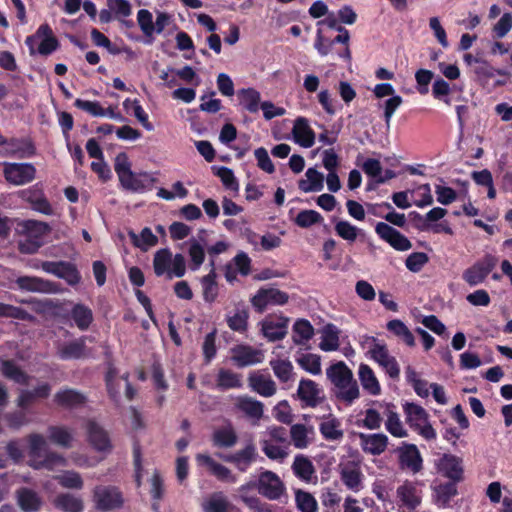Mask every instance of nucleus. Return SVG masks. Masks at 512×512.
<instances>
[{"label":"nucleus","instance_id":"a18cd8bd","mask_svg":"<svg viewBox=\"0 0 512 512\" xmlns=\"http://www.w3.org/2000/svg\"><path fill=\"white\" fill-rule=\"evenodd\" d=\"M296 507L301 512H317L318 503L315 497L302 489L295 491Z\"/></svg>","mask_w":512,"mask_h":512},{"label":"nucleus","instance_id":"423d86ee","mask_svg":"<svg viewBox=\"0 0 512 512\" xmlns=\"http://www.w3.org/2000/svg\"><path fill=\"white\" fill-rule=\"evenodd\" d=\"M497 259L487 254L481 260L475 262L463 272L464 281L470 286L481 284L489 273L495 268Z\"/></svg>","mask_w":512,"mask_h":512},{"label":"nucleus","instance_id":"f3484780","mask_svg":"<svg viewBox=\"0 0 512 512\" xmlns=\"http://www.w3.org/2000/svg\"><path fill=\"white\" fill-rule=\"evenodd\" d=\"M16 284L22 290L54 294L59 291L57 284L35 276H21L16 279Z\"/></svg>","mask_w":512,"mask_h":512},{"label":"nucleus","instance_id":"393cba45","mask_svg":"<svg viewBox=\"0 0 512 512\" xmlns=\"http://www.w3.org/2000/svg\"><path fill=\"white\" fill-rule=\"evenodd\" d=\"M87 433L89 442L98 451H109L111 449L110 439L107 432L95 421H88Z\"/></svg>","mask_w":512,"mask_h":512},{"label":"nucleus","instance_id":"a211bd4d","mask_svg":"<svg viewBox=\"0 0 512 512\" xmlns=\"http://www.w3.org/2000/svg\"><path fill=\"white\" fill-rule=\"evenodd\" d=\"M119 181L126 190H130L132 192H143L153 185L155 179L148 173H134L131 171L128 174L121 176Z\"/></svg>","mask_w":512,"mask_h":512},{"label":"nucleus","instance_id":"c85d7f7f","mask_svg":"<svg viewBox=\"0 0 512 512\" xmlns=\"http://www.w3.org/2000/svg\"><path fill=\"white\" fill-rule=\"evenodd\" d=\"M70 317L76 327L81 331L88 330L94 320L92 310L82 303L73 305L70 311Z\"/></svg>","mask_w":512,"mask_h":512},{"label":"nucleus","instance_id":"0e129e2a","mask_svg":"<svg viewBox=\"0 0 512 512\" xmlns=\"http://www.w3.org/2000/svg\"><path fill=\"white\" fill-rule=\"evenodd\" d=\"M74 105L95 117H105L107 114L106 110L96 101L76 99Z\"/></svg>","mask_w":512,"mask_h":512},{"label":"nucleus","instance_id":"5701e85b","mask_svg":"<svg viewBox=\"0 0 512 512\" xmlns=\"http://www.w3.org/2000/svg\"><path fill=\"white\" fill-rule=\"evenodd\" d=\"M197 460L206 465L210 472L220 481L235 483L237 481V477L232 473V471L226 466L216 462L212 457L205 454H199L197 456Z\"/></svg>","mask_w":512,"mask_h":512},{"label":"nucleus","instance_id":"09e8293b","mask_svg":"<svg viewBox=\"0 0 512 512\" xmlns=\"http://www.w3.org/2000/svg\"><path fill=\"white\" fill-rule=\"evenodd\" d=\"M270 366L281 382H288L293 376V365L287 359L271 360Z\"/></svg>","mask_w":512,"mask_h":512},{"label":"nucleus","instance_id":"412c9836","mask_svg":"<svg viewBox=\"0 0 512 512\" xmlns=\"http://www.w3.org/2000/svg\"><path fill=\"white\" fill-rule=\"evenodd\" d=\"M54 401L61 407L73 409L84 405L87 397L76 389L64 388L56 392Z\"/></svg>","mask_w":512,"mask_h":512},{"label":"nucleus","instance_id":"4be33fe9","mask_svg":"<svg viewBox=\"0 0 512 512\" xmlns=\"http://www.w3.org/2000/svg\"><path fill=\"white\" fill-rule=\"evenodd\" d=\"M257 452L253 444L224 457V460L233 463L240 472L247 471L248 467L255 461Z\"/></svg>","mask_w":512,"mask_h":512},{"label":"nucleus","instance_id":"72a5a7b5","mask_svg":"<svg viewBox=\"0 0 512 512\" xmlns=\"http://www.w3.org/2000/svg\"><path fill=\"white\" fill-rule=\"evenodd\" d=\"M54 505L64 512H82L84 509L82 499L70 493L59 494L54 500Z\"/></svg>","mask_w":512,"mask_h":512},{"label":"nucleus","instance_id":"cd10ccee","mask_svg":"<svg viewBox=\"0 0 512 512\" xmlns=\"http://www.w3.org/2000/svg\"><path fill=\"white\" fill-rule=\"evenodd\" d=\"M235 406L247 417L255 420L261 419L264 413L263 403L249 396H239Z\"/></svg>","mask_w":512,"mask_h":512},{"label":"nucleus","instance_id":"774afa93","mask_svg":"<svg viewBox=\"0 0 512 512\" xmlns=\"http://www.w3.org/2000/svg\"><path fill=\"white\" fill-rule=\"evenodd\" d=\"M257 160V166L268 174L275 172V167L271 161L268 151L264 147H259L254 151Z\"/></svg>","mask_w":512,"mask_h":512},{"label":"nucleus","instance_id":"680f3d73","mask_svg":"<svg viewBox=\"0 0 512 512\" xmlns=\"http://www.w3.org/2000/svg\"><path fill=\"white\" fill-rule=\"evenodd\" d=\"M137 22H138V25H139L142 33L146 37L153 36V34L155 32V28H154V23H153V16L149 10H146V9L139 10L137 13Z\"/></svg>","mask_w":512,"mask_h":512},{"label":"nucleus","instance_id":"49530a36","mask_svg":"<svg viewBox=\"0 0 512 512\" xmlns=\"http://www.w3.org/2000/svg\"><path fill=\"white\" fill-rule=\"evenodd\" d=\"M55 479L62 487L67 489L80 490L84 486V481L81 475L73 470L64 471L57 475Z\"/></svg>","mask_w":512,"mask_h":512},{"label":"nucleus","instance_id":"ddd939ff","mask_svg":"<svg viewBox=\"0 0 512 512\" xmlns=\"http://www.w3.org/2000/svg\"><path fill=\"white\" fill-rule=\"evenodd\" d=\"M438 470L452 482L457 483L463 480V460L456 455L443 454L438 461Z\"/></svg>","mask_w":512,"mask_h":512},{"label":"nucleus","instance_id":"f257e3e1","mask_svg":"<svg viewBox=\"0 0 512 512\" xmlns=\"http://www.w3.org/2000/svg\"><path fill=\"white\" fill-rule=\"evenodd\" d=\"M326 376L332 384L331 392L338 401L350 405L359 398L358 383L352 370L343 361L329 366L326 369Z\"/></svg>","mask_w":512,"mask_h":512},{"label":"nucleus","instance_id":"dca6fc26","mask_svg":"<svg viewBox=\"0 0 512 512\" xmlns=\"http://www.w3.org/2000/svg\"><path fill=\"white\" fill-rule=\"evenodd\" d=\"M289 318L277 317L267 318L262 322V333L270 342L282 340L287 335Z\"/></svg>","mask_w":512,"mask_h":512},{"label":"nucleus","instance_id":"5fc2aeb1","mask_svg":"<svg viewBox=\"0 0 512 512\" xmlns=\"http://www.w3.org/2000/svg\"><path fill=\"white\" fill-rule=\"evenodd\" d=\"M217 386L221 389L239 388L242 386L240 376L230 370L220 369L217 375Z\"/></svg>","mask_w":512,"mask_h":512},{"label":"nucleus","instance_id":"ea45409f","mask_svg":"<svg viewBox=\"0 0 512 512\" xmlns=\"http://www.w3.org/2000/svg\"><path fill=\"white\" fill-rule=\"evenodd\" d=\"M49 439L56 445L70 448L73 441V433L64 426H50L48 428Z\"/></svg>","mask_w":512,"mask_h":512},{"label":"nucleus","instance_id":"6e6552de","mask_svg":"<svg viewBox=\"0 0 512 512\" xmlns=\"http://www.w3.org/2000/svg\"><path fill=\"white\" fill-rule=\"evenodd\" d=\"M86 339V336H81L59 345L56 351L57 357L64 361L88 358L90 351L86 346Z\"/></svg>","mask_w":512,"mask_h":512},{"label":"nucleus","instance_id":"052dcab7","mask_svg":"<svg viewBox=\"0 0 512 512\" xmlns=\"http://www.w3.org/2000/svg\"><path fill=\"white\" fill-rule=\"evenodd\" d=\"M298 363L305 371L313 375L321 373V358L316 354H305L298 359Z\"/></svg>","mask_w":512,"mask_h":512},{"label":"nucleus","instance_id":"39448f33","mask_svg":"<svg viewBox=\"0 0 512 512\" xmlns=\"http://www.w3.org/2000/svg\"><path fill=\"white\" fill-rule=\"evenodd\" d=\"M3 165L4 178L10 184L22 186L35 179L36 168L31 163L5 162Z\"/></svg>","mask_w":512,"mask_h":512},{"label":"nucleus","instance_id":"6e6d98bb","mask_svg":"<svg viewBox=\"0 0 512 512\" xmlns=\"http://www.w3.org/2000/svg\"><path fill=\"white\" fill-rule=\"evenodd\" d=\"M339 427L340 422L335 418H331L322 422L319 429L325 439L334 441L343 437V431Z\"/></svg>","mask_w":512,"mask_h":512},{"label":"nucleus","instance_id":"37998d69","mask_svg":"<svg viewBox=\"0 0 512 512\" xmlns=\"http://www.w3.org/2000/svg\"><path fill=\"white\" fill-rule=\"evenodd\" d=\"M1 372L6 378L11 379L18 384L28 383L29 376L11 360L2 361Z\"/></svg>","mask_w":512,"mask_h":512},{"label":"nucleus","instance_id":"e433bc0d","mask_svg":"<svg viewBox=\"0 0 512 512\" xmlns=\"http://www.w3.org/2000/svg\"><path fill=\"white\" fill-rule=\"evenodd\" d=\"M435 503L440 507H447L451 499L457 495L456 482H447L434 487Z\"/></svg>","mask_w":512,"mask_h":512},{"label":"nucleus","instance_id":"bf43d9fd","mask_svg":"<svg viewBox=\"0 0 512 512\" xmlns=\"http://www.w3.org/2000/svg\"><path fill=\"white\" fill-rule=\"evenodd\" d=\"M189 256L192 262L191 269L197 270L204 262L205 251L203 246L195 239L189 240Z\"/></svg>","mask_w":512,"mask_h":512},{"label":"nucleus","instance_id":"864d4df0","mask_svg":"<svg viewBox=\"0 0 512 512\" xmlns=\"http://www.w3.org/2000/svg\"><path fill=\"white\" fill-rule=\"evenodd\" d=\"M248 318L246 309H237L233 315L227 316V324L231 330L243 333L247 330Z\"/></svg>","mask_w":512,"mask_h":512},{"label":"nucleus","instance_id":"4c0bfd02","mask_svg":"<svg viewBox=\"0 0 512 512\" xmlns=\"http://www.w3.org/2000/svg\"><path fill=\"white\" fill-rule=\"evenodd\" d=\"M294 474L303 481L310 482L315 473L312 462L303 455H297L292 464Z\"/></svg>","mask_w":512,"mask_h":512},{"label":"nucleus","instance_id":"3c124183","mask_svg":"<svg viewBox=\"0 0 512 512\" xmlns=\"http://www.w3.org/2000/svg\"><path fill=\"white\" fill-rule=\"evenodd\" d=\"M260 443L262 451L270 460L283 461L288 456V445L280 446L272 440H261Z\"/></svg>","mask_w":512,"mask_h":512},{"label":"nucleus","instance_id":"c9c22d12","mask_svg":"<svg viewBox=\"0 0 512 512\" xmlns=\"http://www.w3.org/2000/svg\"><path fill=\"white\" fill-rule=\"evenodd\" d=\"M171 263L172 253L168 248H162L156 251L153 258V269L156 276L160 277L166 274V277H168Z\"/></svg>","mask_w":512,"mask_h":512},{"label":"nucleus","instance_id":"0eeeda50","mask_svg":"<svg viewBox=\"0 0 512 512\" xmlns=\"http://www.w3.org/2000/svg\"><path fill=\"white\" fill-rule=\"evenodd\" d=\"M35 154L33 144L24 138L3 137V143L0 144V156L27 158Z\"/></svg>","mask_w":512,"mask_h":512},{"label":"nucleus","instance_id":"9d476101","mask_svg":"<svg viewBox=\"0 0 512 512\" xmlns=\"http://www.w3.org/2000/svg\"><path fill=\"white\" fill-rule=\"evenodd\" d=\"M289 296L276 288L259 289L257 294L252 298V305L259 311L263 312L267 305H283L287 303Z\"/></svg>","mask_w":512,"mask_h":512},{"label":"nucleus","instance_id":"473e14b6","mask_svg":"<svg viewBox=\"0 0 512 512\" xmlns=\"http://www.w3.org/2000/svg\"><path fill=\"white\" fill-rule=\"evenodd\" d=\"M213 444L220 448H231L238 440L236 431L231 425L217 429L213 433Z\"/></svg>","mask_w":512,"mask_h":512},{"label":"nucleus","instance_id":"9b49d317","mask_svg":"<svg viewBox=\"0 0 512 512\" xmlns=\"http://www.w3.org/2000/svg\"><path fill=\"white\" fill-rule=\"evenodd\" d=\"M369 353L371 357L385 369L388 375L396 379L400 375V369L396 359L391 356L385 345L380 343H374L370 348Z\"/></svg>","mask_w":512,"mask_h":512},{"label":"nucleus","instance_id":"7c9ffc66","mask_svg":"<svg viewBox=\"0 0 512 512\" xmlns=\"http://www.w3.org/2000/svg\"><path fill=\"white\" fill-rule=\"evenodd\" d=\"M50 392L51 386L48 383L39 385L33 390H21L17 398V405L21 408H26L37 398H47Z\"/></svg>","mask_w":512,"mask_h":512},{"label":"nucleus","instance_id":"338daca9","mask_svg":"<svg viewBox=\"0 0 512 512\" xmlns=\"http://www.w3.org/2000/svg\"><path fill=\"white\" fill-rule=\"evenodd\" d=\"M429 261V257L424 252H414L410 254L405 265L407 269L413 273L420 272L423 266Z\"/></svg>","mask_w":512,"mask_h":512},{"label":"nucleus","instance_id":"c756f323","mask_svg":"<svg viewBox=\"0 0 512 512\" xmlns=\"http://www.w3.org/2000/svg\"><path fill=\"white\" fill-rule=\"evenodd\" d=\"M397 496L408 510H414L421 503L416 486L412 482H405L397 488Z\"/></svg>","mask_w":512,"mask_h":512},{"label":"nucleus","instance_id":"a19ab883","mask_svg":"<svg viewBox=\"0 0 512 512\" xmlns=\"http://www.w3.org/2000/svg\"><path fill=\"white\" fill-rule=\"evenodd\" d=\"M293 342L302 345L314 335V328L308 320L299 319L293 325Z\"/></svg>","mask_w":512,"mask_h":512},{"label":"nucleus","instance_id":"13d9d810","mask_svg":"<svg viewBox=\"0 0 512 512\" xmlns=\"http://www.w3.org/2000/svg\"><path fill=\"white\" fill-rule=\"evenodd\" d=\"M323 220L321 214L315 210H302L295 218V223L301 228H309Z\"/></svg>","mask_w":512,"mask_h":512},{"label":"nucleus","instance_id":"c03bdc74","mask_svg":"<svg viewBox=\"0 0 512 512\" xmlns=\"http://www.w3.org/2000/svg\"><path fill=\"white\" fill-rule=\"evenodd\" d=\"M339 332L332 324L325 326L319 347L323 351H335L339 348Z\"/></svg>","mask_w":512,"mask_h":512},{"label":"nucleus","instance_id":"b1692460","mask_svg":"<svg viewBox=\"0 0 512 512\" xmlns=\"http://www.w3.org/2000/svg\"><path fill=\"white\" fill-rule=\"evenodd\" d=\"M292 134L294 136L295 141L302 147L310 148L314 145L315 134L313 130L309 127L306 118L299 117L295 120L292 129Z\"/></svg>","mask_w":512,"mask_h":512},{"label":"nucleus","instance_id":"2f4dec72","mask_svg":"<svg viewBox=\"0 0 512 512\" xmlns=\"http://www.w3.org/2000/svg\"><path fill=\"white\" fill-rule=\"evenodd\" d=\"M359 379L364 390L371 395H378L381 391L379 382L373 370L366 364H361L358 371Z\"/></svg>","mask_w":512,"mask_h":512},{"label":"nucleus","instance_id":"79ce46f5","mask_svg":"<svg viewBox=\"0 0 512 512\" xmlns=\"http://www.w3.org/2000/svg\"><path fill=\"white\" fill-rule=\"evenodd\" d=\"M386 327L388 331L400 338L408 346L413 347L415 345L414 336L403 321L399 319L391 320L387 323Z\"/></svg>","mask_w":512,"mask_h":512},{"label":"nucleus","instance_id":"a878e982","mask_svg":"<svg viewBox=\"0 0 512 512\" xmlns=\"http://www.w3.org/2000/svg\"><path fill=\"white\" fill-rule=\"evenodd\" d=\"M251 389L264 397H271L276 393V383L270 376L253 373L248 377Z\"/></svg>","mask_w":512,"mask_h":512},{"label":"nucleus","instance_id":"20e7f679","mask_svg":"<svg viewBox=\"0 0 512 512\" xmlns=\"http://www.w3.org/2000/svg\"><path fill=\"white\" fill-rule=\"evenodd\" d=\"M255 487L263 497L271 501L279 500L286 492L284 482L275 472L270 470H265L259 474Z\"/></svg>","mask_w":512,"mask_h":512},{"label":"nucleus","instance_id":"f8f14e48","mask_svg":"<svg viewBox=\"0 0 512 512\" xmlns=\"http://www.w3.org/2000/svg\"><path fill=\"white\" fill-rule=\"evenodd\" d=\"M232 361L240 368L259 364L264 359L261 350L249 345H237L231 349Z\"/></svg>","mask_w":512,"mask_h":512},{"label":"nucleus","instance_id":"4468645a","mask_svg":"<svg viewBox=\"0 0 512 512\" xmlns=\"http://www.w3.org/2000/svg\"><path fill=\"white\" fill-rule=\"evenodd\" d=\"M339 474L344 485L353 491H359L362 484L361 466L356 461H347L339 464Z\"/></svg>","mask_w":512,"mask_h":512},{"label":"nucleus","instance_id":"f03ea898","mask_svg":"<svg viewBox=\"0 0 512 512\" xmlns=\"http://www.w3.org/2000/svg\"><path fill=\"white\" fill-rule=\"evenodd\" d=\"M406 421L409 426L426 440L436 438L435 429L429 423L428 413L423 407L415 403H406L404 406Z\"/></svg>","mask_w":512,"mask_h":512},{"label":"nucleus","instance_id":"1a4fd4ad","mask_svg":"<svg viewBox=\"0 0 512 512\" xmlns=\"http://www.w3.org/2000/svg\"><path fill=\"white\" fill-rule=\"evenodd\" d=\"M375 231L381 239L388 242L395 250L407 251L412 247L410 240L406 236L387 223H377Z\"/></svg>","mask_w":512,"mask_h":512},{"label":"nucleus","instance_id":"603ef678","mask_svg":"<svg viewBox=\"0 0 512 512\" xmlns=\"http://www.w3.org/2000/svg\"><path fill=\"white\" fill-rule=\"evenodd\" d=\"M204 512H228L229 502L221 492L213 493L202 505Z\"/></svg>","mask_w":512,"mask_h":512},{"label":"nucleus","instance_id":"aec40b11","mask_svg":"<svg viewBox=\"0 0 512 512\" xmlns=\"http://www.w3.org/2000/svg\"><path fill=\"white\" fill-rule=\"evenodd\" d=\"M359 438L364 452L373 456L382 454L388 445V437L385 434H364L360 433Z\"/></svg>","mask_w":512,"mask_h":512},{"label":"nucleus","instance_id":"f704fd0d","mask_svg":"<svg viewBox=\"0 0 512 512\" xmlns=\"http://www.w3.org/2000/svg\"><path fill=\"white\" fill-rule=\"evenodd\" d=\"M306 180H300L298 183L299 189L303 192L321 191L323 189V174L315 168H309L306 171Z\"/></svg>","mask_w":512,"mask_h":512},{"label":"nucleus","instance_id":"6ab92c4d","mask_svg":"<svg viewBox=\"0 0 512 512\" xmlns=\"http://www.w3.org/2000/svg\"><path fill=\"white\" fill-rule=\"evenodd\" d=\"M399 461L402 467L413 473H418L422 469V457L415 444L405 443L399 448Z\"/></svg>","mask_w":512,"mask_h":512},{"label":"nucleus","instance_id":"8fccbe9b","mask_svg":"<svg viewBox=\"0 0 512 512\" xmlns=\"http://www.w3.org/2000/svg\"><path fill=\"white\" fill-rule=\"evenodd\" d=\"M129 237L132 240L134 246L141 248L142 250H146L147 247L156 245L158 238L153 234L150 228L145 227L140 235H137L135 232L130 231Z\"/></svg>","mask_w":512,"mask_h":512},{"label":"nucleus","instance_id":"58836bf2","mask_svg":"<svg viewBox=\"0 0 512 512\" xmlns=\"http://www.w3.org/2000/svg\"><path fill=\"white\" fill-rule=\"evenodd\" d=\"M238 97L240 104L250 113H256L259 110L261 96L254 88H244L239 90Z\"/></svg>","mask_w":512,"mask_h":512},{"label":"nucleus","instance_id":"7ed1b4c3","mask_svg":"<svg viewBox=\"0 0 512 512\" xmlns=\"http://www.w3.org/2000/svg\"><path fill=\"white\" fill-rule=\"evenodd\" d=\"M93 501L95 508L103 512L120 509L124 504L122 492L112 485H97L93 489Z\"/></svg>","mask_w":512,"mask_h":512},{"label":"nucleus","instance_id":"de8ad7c7","mask_svg":"<svg viewBox=\"0 0 512 512\" xmlns=\"http://www.w3.org/2000/svg\"><path fill=\"white\" fill-rule=\"evenodd\" d=\"M385 415L387 417V420L385 423V427H386L387 431L394 437H398V438L406 437L407 431L403 427L399 415L395 411L390 410V409H387Z\"/></svg>","mask_w":512,"mask_h":512},{"label":"nucleus","instance_id":"4d7b16f0","mask_svg":"<svg viewBox=\"0 0 512 512\" xmlns=\"http://www.w3.org/2000/svg\"><path fill=\"white\" fill-rule=\"evenodd\" d=\"M0 316L18 320L32 321L34 317L20 307L0 303Z\"/></svg>","mask_w":512,"mask_h":512},{"label":"nucleus","instance_id":"2eb2a0df","mask_svg":"<svg viewBox=\"0 0 512 512\" xmlns=\"http://www.w3.org/2000/svg\"><path fill=\"white\" fill-rule=\"evenodd\" d=\"M297 395L308 407H316L324 400L322 390L318 384L310 379H302L299 382Z\"/></svg>","mask_w":512,"mask_h":512},{"label":"nucleus","instance_id":"e2e57ef3","mask_svg":"<svg viewBox=\"0 0 512 512\" xmlns=\"http://www.w3.org/2000/svg\"><path fill=\"white\" fill-rule=\"evenodd\" d=\"M293 445L298 449H304L308 446L307 428L303 424H294L290 429Z\"/></svg>","mask_w":512,"mask_h":512},{"label":"nucleus","instance_id":"69168bd1","mask_svg":"<svg viewBox=\"0 0 512 512\" xmlns=\"http://www.w3.org/2000/svg\"><path fill=\"white\" fill-rule=\"evenodd\" d=\"M57 277L64 279L69 285H76L81 280V276L77 268L73 264L65 261L63 266L60 268Z\"/></svg>","mask_w":512,"mask_h":512},{"label":"nucleus","instance_id":"bb28decb","mask_svg":"<svg viewBox=\"0 0 512 512\" xmlns=\"http://www.w3.org/2000/svg\"><path fill=\"white\" fill-rule=\"evenodd\" d=\"M16 496L17 504L24 512H37L42 505V500L39 495L29 488L17 490Z\"/></svg>","mask_w":512,"mask_h":512}]
</instances>
